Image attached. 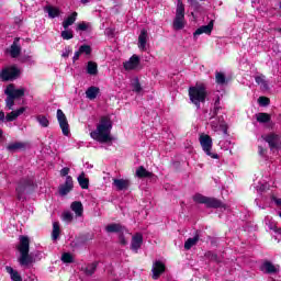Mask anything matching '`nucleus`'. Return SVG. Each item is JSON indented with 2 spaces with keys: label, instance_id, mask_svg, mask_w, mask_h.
Returning <instances> with one entry per match:
<instances>
[{
  "label": "nucleus",
  "instance_id": "obj_1",
  "mask_svg": "<svg viewBox=\"0 0 281 281\" xmlns=\"http://www.w3.org/2000/svg\"><path fill=\"white\" fill-rule=\"evenodd\" d=\"M113 130V121L109 116H101L97 130L90 133V137L100 144H109L113 142L111 131Z\"/></svg>",
  "mask_w": 281,
  "mask_h": 281
},
{
  "label": "nucleus",
  "instance_id": "obj_2",
  "mask_svg": "<svg viewBox=\"0 0 281 281\" xmlns=\"http://www.w3.org/2000/svg\"><path fill=\"white\" fill-rule=\"evenodd\" d=\"M35 191L36 183H34V179L30 177L21 178L15 187V196L18 201L25 203V201H27V196H30V194H34Z\"/></svg>",
  "mask_w": 281,
  "mask_h": 281
},
{
  "label": "nucleus",
  "instance_id": "obj_3",
  "mask_svg": "<svg viewBox=\"0 0 281 281\" xmlns=\"http://www.w3.org/2000/svg\"><path fill=\"white\" fill-rule=\"evenodd\" d=\"M18 251L20 252L18 261L20 262L21 267H27L34 262V257L30 255V237L20 236Z\"/></svg>",
  "mask_w": 281,
  "mask_h": 281
},
{
  "label": "nucleus",
  "instance_id": "obj_4",
  "mask_svg": "<svg viewBox=\"0 0 281 281\" xmlns=\"http://www.w3.org/2000/svg\"><path fill=\"white\" fill-rule=\"evenodd\" d=\"M189 100L196 106L201 109V103H205L207 100V88L203 85H196L189 88Z\"/></svg>",
  "mask_w": 281,
  "mask_h": 281
},
{
  "label": "nucleus",
  "instance_id": "obj_5",
  "mask_svg": "<svg viewBox=\"0 0 281 281\" xmlns=\"http://www.w3.org/2000/svg\"><path fill=\"white\" fill-rule=\"evenodd\" d=\"M4 94L7 95L5 106L9 111H12L14 109V100H21L25 95V88L16 89L14 88V83H10L5 88Z\"/></svg>",
  "mask_w": 281,
  "mask_h": 281
},
{
  "label": "nucleus",
  "instance_id": "obj_6",
  "mask_svg": "<svg viewBox=\"0 0 281 281\" xmlns=\"http://www.w3.org/2000/svg\"><path fill=\"white\" fill-rule=\"evenodd\" d=\"M194 203H199L200 205H205L209 210H218L226 207L225 203L221 201L220 199L212 198V196H205L201 193H195L193 195Z\"/></svg>",
  "mask_w": 281,
  "mask_h": 281
},
{
  "label": "nucleus",
  "instance_id": "obj_7",
  "mask_svg": "<svg viewBox=\"0 0 281 281\" xmlns=\"http://www.w3.org/2000/svg\"><path fill=\"white\" fill-rule=\"evenodd\" d=\"M186 25H188V22L186 21V4H183V1L177 0L172 27L176 32H179L180 30H183Z\"/></svg>",
  "mask_w": 281,
  "mask_h": 281
},
{
  "label": "nucleus",
  "instance_id": "obj_8",
  "mask_svg": "<svg viewBox=\"0 0 281 281\" xmlns=\"http://www.w3.org/2000/svg\"><path fill=\"white\" fill-rule=\"evenodd\" d=\"M199 142L202 147V150L205 153V155H207V157H211V159H220L218 154L212 153V146H213L212 136L207 134H201Z\"/></svg>",
  "mask_w": 281,
  "mask_h": 281
},
{
  "label": "nucleus",
  "instance_id": "obj_9",
  "mask_svg": "<svg viewBox=\"0 0 281 281\" xmlns=\"http://www.w3.org/2000/svg\"><path fill=\"white\" fill-rule=\"evenodd\" d=\"M57 122L61 128L63 135L69 137V121H67V115H65V112L60 109L57 110Z\"/></svg>",
  "mask_w": 281,
  "mask_h": 281
},
{
  "label": "nucleus",
  "instance_id": "obj_10",
  "mask_svg": "<svg viewBox=\"0 0 281 281\" xmlns=\"http://www.w3.org/2000/svg\"><path fill=\"white\" fill-rule=\"evenodd\" d=\"M262 139H265L270 148V150H278L280 148L281 144V137L280 135L276 133H270L267 135L261 136Z\"/></svg>",
  "mask_w": 281,
  "mask_h": 281
},
{
  "label": "nucleus",
  "instance_id": "obj_11",
  "mask_svg": "<svg viewBox=\"0 0 281 281\" xmlns=\"http://www.w3.org/2000/svg\"><path fill=\"white\" fill-rule=\"evenodd\" d=\"M151 273H153L151 276L153 280H159L162 273H166V265L160 260H156L153 263Z\"/></svg>",
  "mask_w": 281,
  "mask_h": 281
},
{
  "label": "nucleus",
  "instance_id": "obj_12",
  "mask_svg": "<svg viewBox=\"0 0 281 281\" xmlns=\"http://www.w3.org/2000/svg\"><path fill=\"white\" fill-rule=\"evenodd\" d=\"M105 232L108 234H121V232L128 233V228L122 223H111L105 226Z\"/></svg>",
  "mask_w": 281,
  "mask_h": 281
},
{
  "label": "nucleus",
  "instance_id": "obj_13",
  "mask_svg": "<svg viewBox=\"0 0 281 281\" xmlns=\"http://www.w3.org/2000/svg\"><path fill=\"white\" fill-rule=\"evenodd\" d=\"M212 30H214V21H211L207 25H202L193 33V40L198 41L201 34H212Z\"/></svg>",
  "mask_w": 281,
  "mask_h": 281
},
{
  "label": "nucleus",
  "instance_id": "obj_14",
  "mask_svg": "<svg viewBox=\"0 0 281 281\" xmlns=\"http://www.w3.org/2000/svg\"><path fill=\"white\" fill-rule=\"evenodd\" d=\"M71 190H74V178L67 176L65 183L59 187V194L60 196H67Z\"/></svg>",
  "mask_w": 281,
  "mask_h": 281
},
{
  "label": "nucleus",
  "instance_id": "obj_15",
  "mask_svg": "<svg viewBox=\"0 0 281 281\" xmlns=\"http://www.w3.org/2000/svg\"><path fill=\"white\" fill-rule=\"evenodd\" d=\"M21 78V71H1L0 79L2 82H14Z\"/></svg>",
  "mask_w": 281,
  "mask_h": 281
},
{
  "label": "nucleus",
  "instance_id": "obj_16",
  "mask_svg": "<svg viewBox=\"0 0 281 281\" xmlns=\"http://www.w3.org/2000/svg\"><path fill=\"white\" fill-rule=\"evenodd\" d=\"M142 245H144V235H142V233H136L132 237V243H131L132 251H135V254H137V251L142 249Z\"/></svg>",
  "mask_w": 281,
  "mask_h": 281
},
{
  "label": "nucleus",
  "instance_id": "obj_17",
  "mask_svg": "<svg viewBox=\"0 0 281 281\" xmlns=\"http://www.w3.org/2000/svg\"><path fill=\"white\" fill-rule=\"evenodd\" d=\"M201 238H203L201 231H196L193 237H190L186 240L184 249L187 251H190V249H192V247H194V245H196V243H199V240H201Z\"/></svg>",
  "mask_w": 281,
  "mask_h": 281
},
{
  "label": "nucleus",
  "instance_id": "obj_18",
  "mask_svg": "<svg viewBox=\"0 0 281 281\" xmlns=\"http://www.w3.org/2000/svg\"><path fill=\"white\" fill-rule=\"evenodd\" d=\"M147 43H148V31H146V29H143L138 36V49H140V52H146Z\"/></svg>",
  "mask_w": 281,
  "mask_h": 281
},
{
  "label": "nucleus",
  "instance_id": "obj_19",
  "mask_svg": "<svg viewBox=\"0 0 281 281\" xmlns=\"http://www.w3.org/2000/svg\"><path fill=\"white\" fill-rule=\"evenodd\" d=\"M139 67V56L133 55L127 61L124 63V68L127 70L137 69Z\"/></svg>",
  "mask_w": 281,
  "mask_h": 281
},
{
  "label": "nucleus",
  "instance_id": "obj_20",
  "mask_svg": "<svg viewBox=\"0 0 281 281\" xmlns=\"http://www.w3.org/2000/svg\"><path fill=\"white\" fill-rule=\"evenodd\" d=\"M11 58H19L21 55V46L19 45V38H15L11 47L8 49Z\"/></svg>",
  "mask_w": 281,
  "mask_h": 281
},
{
  "label": "nucleus",
  "instance_id": "obj_21",
  "mask_svg": "<svg viewBox=\"0 0 281 281\" xmlns=\"http://www.w3.org/2000/svg\"><path fill=\"white\" fill-rule=\"evenodd\" d=\"M113 186H115L116 190L119 191L128 190V188L131 187V181L124 179H114Z\"/></svg>",
  "mask_w": 281,
  "mask_h": 281
},
{
  "label": "nucleus",
  "instance_id": "obj_22",
  "mask_svg": "<svg viewBox=\"0 0 281 281\" xmlns=\"http://www.w3.org/2000/svg\"><path fill=\"white\" fill-rule=\"evenodd\" d=\"M25 113V108H20L15 111H12L5 115V122H14L19 117V115H23Z\"/></svg>",
  "mask_w": 281,
  "mask_h": 281
},
{
  "label": "nucleus",
  "instance_id": "obj_23",
  "mask_svg": "<svg viewBox=\"0 0 281 281\" xmlns=\"http://www.w3.org/2000/svg\"><path fill=\"white\" fill-rule=\"evenodd\" d=\"M70 209L72 212H75L76 216H82V214H85V206L80 201L72 202Z\"/></svg>",
  "mask_w": 281,
  "mask_h": 281
},
{
  "label": "nucleus",
  "instance_id": "obj_24",
  "mask_svg": "<svg viewBox=\"0 0 281 281\" xmlns=\"http://www.w3.org/2000/svg\"><path fill=\"white\" fill-rule=\"evenodd\" d=\"M98 95H100V88L95 86L89 87L86 91V97L88 98V100H95Z\"/></svg>",
  "mask_w": 281,
  "mask_h": 281
},
{
  "label": "nucleus",
  "instance_id": "obj_25",
  "mask_svg": "<svg viewBox=\"0 0 281 281\" xmlns=\"http://www.w3.org/2000/svg\"><path fill=\"white\" fill-rule=\"evenodd\" d=\"M153 176L154 173L146 170L144 166L136 169V177H138V179H150Z\"/></svg>",
  "mask_w": 281,
  "mask_h": 281
},
{
  "label": "nucleus",
  "instance_id": "obj_26",
  "mask_svg": "<svg viewBox=\"0 0 281 281\" xmlns=\"http://www.w3.org/2000/svg\"><path fill=\"white\" fill-rule=\"evenodd\" d=\"M131 88L134 93H142V82H139V77H134L131 79Z\"/></svg>",
  "mask_w": 281,
  "mask_h": 281
},
{
  "label": "nucleus",
  "instance_id": "obj_27",
  "mask_svg": "<svg viewBox=\"0 0 281 281\" xmlns=\"http://www.w3.org/2000/svg\"><path fill=\"white\" fill-rule=\"evenodd\" d=\"M5 271L9 273L12 281H23V277H21L19 271L14 270V268L7 266Z\"/></svg>",
  "mask_w": 281,
  "mask_h": 281
},
{
  "label": "nucleus",
  "instance_id": "obj_28",
  "mask_svg": "<svg viewBox=\"0 0 281 281\" xmlns=\"http://www.w3.org/2000/svg\"><path fill=\"white\" fill-rule=\"evenodd\" d=\"M44 12H47L49 19H56V16H60V9L52 5H47L44 8Z\"/></svg>",
  "mask_w": 281,
  "mask_h": 281
},
{
  "label": "nucleus",
  "instance_id": "obj_29",
  "mask_svg": "<svg viewBox=\"0 0 281 281\" xmlns=\"http://www.w3.org/2000/svg\"><path fill=\"white\" fill-rule=\"evenodd\" d=\"M261 271H266V273H278V268L271 261H265L261 266Z\"/></svg>",
  "mask_w": 281,
  "mask_h": 281
},
{
  "label": "nucleus",
  "instance_id": "obj_30",
  "mask_svg": "<svg viewBox=\"0 0 281 281\" xmlns=\"http://www.w3.org/2000/svg\"><path fill=\"white\" fill-rule=\"evenodd\" d=\"M76 19H78V12H72V13L63 22V27H64V30H67L69 26L74 25V23H76Z\"/></svg>",
  "mask_w": 281,
  "mask_h": 281
},
{
  "label": "nucleus",
  "instance_id": "obj_31",
  "mask_svg": "<svg viewBox=\"0 0 281 281\" xmlns=\"http://www.w3.org/2000/svg\"><path fill=\"white\" fill-rule=\"evenodd\" d=\"M223 122H225V119L223 116L214 117V120L211 122L212 131H214V133L218 132Z\"/></svg>",
  "mask_w": 281,
  "mask_h": 281
},
{
  "label": "nucleus",
  "instance_id": "obj_32",
  "mask_svg": "<svg viewBox=\"0 0 281 281\" xmlns=\"http://www.w3.org/2000/svg\"><path fill=\"white\" fill-rule=\"evenodd\" d=\"M77 180L81 190H89V180L85 177V172H81Z\"/></svg>",
  "mask_w": 281,
  "mask_h": 281
},
{
  "label": "nucleus",
  "instance_id": "obj_33",
  "mask_svg": "<svg viewBox=\"0 0 281 281\" xmlns=\"http://www.w3.org/2000/svg\"><path fill=\"white\" fill-rule=\"evenodd\" d=\"M257 122L260 124H269V122H271V115L269 113L260 112L257 115Z\"/></svg>",
  "mask_w": 281,
  "mask_h": 281
},
{
  "label": "nucleus",
  "instance_id": "obj_34",
  "mask_svg": "<svg viewBox=\"0 0 281 281\" xmlns=\"http://www.w3.org/2000/svg\"><path fill=\"white\" fill-rule=\"evenodd\" d=\"M22 148H25V144L21 142L11 143L7 146V149L10 153H14V150H21Z\"/></svg>",
  "mask_w": 281,
  "mask_h": 281
},
{
  "label": "nucleus",
  "instance_id": "obj_35",
  "mask_svg": "<svg viewBox=\"0 0 281 281\" xmlns=\"http://www.w3.org/2000/svg\"><path fill=\"white\" fill-rule=\"evenodd\" d=\"M59 236H60V224L58 222H54L53 223L52 238H53V240H58Z\"/></svg>",
  "mask_w": 281,
  "mask_h": 281
},
{
  "label": "nucleus",
  "instance_id": "obj_36",
  "mask_svg": "<svg viewBox=\"0 0 281 281\" xmlns=\"http://www.w3.org/2000/svg\"><path fill=\"white\" fill-rule=\"evenodd\" d=\"M97 269H98V261H94L86 267L85 273L86 276H93Z\"/></svg>",
  "mask_w": 281,
  "mask_h": 281
},
{
  "label": "nucleus",
  "instance_id": "obj_37",
  "mask_svg": "<svg viewBox=\"0 0 281 281\" xmlns=\"http://www.w3.org/2000/svg\"><path fill=\"white\" fill-rule=\"evenodd\" d=\"M36 121L41 126H43V128H47V126H49V120L43 114L37 115Z\"/></svg>",
  "mask_w": 281,
  "mask_h": 281
},
{
  "label": "nucleus",
  "instance_id": "obj_38",
  "mask_svg": "<svg viewBox=\"0 0 281 281\" xmlns=\"http://www.w3.org/2000/svg\"><path fill=\"white\" fill-rule=\"evenodd\" d=\"M88 30H91V23L80 22L77 24V27H76L77 32H88Z\"/></svg>",
  "mask_w": 281,
  "mask_h": 281
},
{
  "label": "nucleus",
  "instance_id": "obj_39",
  "mask_svg": "<svg viewBox=\"0 0 281 281\" xmlns=\"http://www.w3.org/2000/svg\"><path fill=\"white\" fill-rule=\"evenodd\" d=\"M215 80L217 85H227V82H229V79L225 78V74L223 72H217Z\"/></svg>",
  "mask_w": 281,
  "mask_h": 281
},
{
  "label": "nucleus",
  "instance_id": "obj_40",
  "mask_svg": "<svg viewBox=\"0 0 281 281\" xmlns=\"http://www.w3.org/2000/svg\"><path fill=\"white\" fill-rule=\"evenodd\" d=\"M61 260L66 263V265H71V262H74V255H71V252H64L61 255Z\"/></svg>",
  "mask_w": 281,
  "mask_h": 281
},
{
  "label": "nucleus",
  "instance_id": "obj_41",
  "mask_svg": "<svg viewBox=\"0 0 281 281\" xmlns=\"http://www.w3.org/2000/svg\"><path fill=\"white\" fill-rule=\"evenodd\" d=\"M125 234H128V229H127V233L126 232L119 233V243L120 245H122V247H126V245H128V240H126V236H124Z\"/></svg>",
  "mask_w": 281,
  "mask_h": 281
},
{
  "label": "nucleus",
  "instance_id": "obj_42",
  "mask_svg": "<svg viewBox=\"0 0 281 281\" xmlns=\"http://www.w3.org/2000/svg\"><path fill=\"white\" fill-rule=\"evenodd\" d=\"M258 103L260 104V106H269V104H271V99H269L268 97H259Z\"/></svg>",
  "mask_w": 281,
  "mask_h": 281
},
{
  "label": "nucleus",
  "instance_id": "obj_43",
  "mask_svg": "<svg viewBox=\"0 0 281 281\" xmlns=\"http://www.w3.org/2000/svg\"><path fill=\"white\" fill-rule=\"evenodd\" d=\"M61 38H64V41H71V38H74V33L71 31L65 30L61 32Z\"/></svg>",
  "mask_w": 281,
  "mask_h": 281
},
{
  "label": "nucleus",
  "instance_id": "obj_44",
  "mask_svg": "<svg viewBox=\"0 0 281 281\" xmlns=\"http://www.w3.org/2000/svg\"><path fill=\"white\" fill-rule=\"evenodd\" d=\"M79 52H81V54H85L86 56H89V54H91V46L90 45H81L79 47Z\"/></svg>",
  "mask_w": 281,
  "mask_h": 281
},
{
  "label": "nucleus",
  "instance_id": "obj_45",
  "mask_svg": "<svg viewBox=\"0 0 281 281\" xmlns=\"http://www.w3.org/2000/svg\"><path fill=\"white\" fill-rule=\"evenodd\" d=\"M72 52H74V49L70 46L65 47L61 53V58H69V56H71Z\"/></svg>",
  "mask_w": 281,
  "mask_h": 281
},
{
  "label": "nucleus",
  "instance_id": "obj_46",
  "mask_svg": "<svg viewBox=\"0 0 281 281\" xmlns=\"http://www.w3.org/2000/svg\"><path fill=\"white\" fill-rule=\"evenodd\" d=\"M257 85H261L265 89H267L268 85L267 81L265 80V76H258L255 78Z\"/></svg>",
  "mask_w": 281,
  "mask_h": 281
},
{
  "label": "nucleus",
  "instance_id": "obj_47",
  "mask_svg": "<svg viewBox=\"0 0 281 281\" xmlns=\"http://www.w3.org/2000/svg\"><path fill=\"white\" fill-rule=\"evenodd\" d=\"M223 108L221 105H214V109L211 111V120H214L216 115H218V111H221Z\"/></svg>",
  "mask_w": 281,
  "mask_h": 281
},
{
  "label": "nucleus",
  "instance_id": "obj_48",
  "mask_svg": "<svg viewBox=\"0 0 281 281\" xmlns=\"http://www.w3.org/2000/svg\"><path fill=\"white\" fill-rule=\"evenodd\" d=\"M87 71H98V64L94 61H89L87 66Z\"/></svg>",
  "mask_w": 281,
  "mask_h": 281
},
{
  "label": "nucleus",
  "instance_id": "obj_49",
  "mask_svg": "<svg viewBox=\"0 0 281 281\" xmlns=\"http://www.w3.org/2000/svg\"><path fill=\"white\" fill-rule=\"evenodd\" d=\"M64 221H67V223H71V221H74V214H71V212H65Z\"/></svg>",
  "mask_w": 281,
  "mask_h": 281
},
{
  "label": "nucleus",
  "instance_id": "obj_50",
  "mask_svg": "<svg viewBox=\"0 0 281 281\" xmlns=\"http://www.w3.org/2000/svg\"><path fill=\"white\" fill-rule=\"evenodd\" d=\"M258 154L260 155V157H265V155H267V148L259 145L258 146Z\"/></svg>",
  "mask_w": 281,
  "mask_h": 281
},
{
  "label": "nucleus",
  "instance_id": "obj_51",
  "mask_svg": "<svg viewBox=\"0 0 281 281\" xmlns=\"http://www.w3.org/2000/svg\"><path fill=\"white\" fill-rule=\"evenodd\" d=\"M81 55H82V53L80 52V49L75 52L74 57H72V63H76L77 60H79Z\"/></svg>",
  "mask_w": 281,
  "mask_h": 281
},
{
  "label": "nucleus",
  "instance_id": "obj_52",
  "mask_svg": "<svg viewBox=\"0 0 281 281\" xmlns=\"http://www.w3.org/2000/svg\"><path fill=\"white\" fill-rule=\"evenodd\" d=\"M227 124H225V121L220 124V131H223L224 135H227Z\"/></svg>",
  "mask_w": 281,
  "mask_h": 281
},
{
  "label": "nucleus",
  "instance_id": "obj_53",
  "mask_svg": "<svg viewBox=\"0 0 281 281\" xmlns=\"http://www.w3.org/2000/svg\"><path fill=\"white\" fill-rule=\"evenodd\" d=\"M67 175H69V168L68 167H64L60 170V177H67Z\"/></svg>",
  "mask_w": 281,
  "mask_h": 281
},
{
  "label": "nucleus",
  "instance_id": "obj_54",
  "mask_svg": "<svg viewBox=\"0 0 281 281\" xmlns=\"http://www.w3.org/2000/svg\"><path fill=\"white\" fill-rule=\"evenodd\" d=\"M272 201L276 203V205L281 207V198L272 196Z\"/></svg>",
  "mask_w": 281,
  "mask_h": 281
},
{
  "label": "nucleus",
  "instance_id": "obj_55",
  "mask_svg": "<svg viewBox=\"0 0 281 281\" xmlns=\"http://www.w3.org/2000/svg\"><path fill=\"white\" fill-rule=\"evenodd\" d=\"M1 71H19V68H16V66H12L10 69L2 68Z\"/></svg>",
  "mask_w": 281,
  "mask_h": 281
},
{
  "label": "nucleus",
  "instance_id": "obj_56",
  "mask_svg": "<svg viewBox=\"0 0 281 281\" xmlns=\"http://www.w3.org/2000/svg\"><path fill=\"white\" fill-rule=\"evenodd\" d=\"M0 122H5V112L0 111Z\"/></svg>",
  "mask_w": 281,
  "mask_h": 281
},
{
  "label": "nucleus",
  "instance_id": "obj_57",
  "mask_svg": "<svg viewBox=\"0 0 281 281\" xmlns=\"http://www.w3.org/2000/svg\"><path fill=\"white\" fill-rule=\"evenodd\" d=\"M80 3L82 5H88V3H91V0H80Z\"/></svg>",
  "mask_w": 281,
  "mask_h": 281
},
{
  "label": "nucleus",
  "instance_id": "obj_58",
  "mask_svg": "<svg viewBox=\"0 0 281 281\" xmlns=\"http://www.w3.org/2000/svg\"><path fill=\"white\" fill-rule=\"evenodd\" d=\"M214 106H221V99L217 98L214 102Z\"/></svg>",
  "mask_w": 281,
  "mask_h": 281
},
{
  "label": "nucleus",
  "instance_id": "obj_59",
  "mask_svg": "<svg viewBox=\"0 0 281 281\" xmlns=\"http://www.w3.org/2000/svg\"><path fill=\"white\" fill-rule=\"evenodd\" d=\"M188 3L191 4V5H196V0H188Z\"/></svg>",
  "mask_w": 281,
  "mask_h": 281
},
{
  "label": "nucleus",
  "instance_id": "obj_60",
  "mask_svg": "<svg viewBox=\"0 0 281 281\" xmlns=\"http://www.w3.org/2000/svg\"><path fill=\"white\" fill-rule=\"evenodd\" d=\"M211 260H218V255L213 254V255L211 256Z\"/></svg>",
  "mask_w": 281,
  "mask_h": 281
},
{
  "label": "nucleus",
  "instance_id": "obj_61",
  "mask_svg": "<svg viewBox=\"0 0 281 281\" xmlns=\"http://www.w3.org/2000/svg\"><path fill=\"white\" fill-rule=\"evenodd\" d=\"M105 34H108V35H109V34H113V30L106 29V30H105Z\"/></svg>",
  "mask_w": 281,
  "mask_h": 281
},
{
  "label": "nucleus",
  "instance_id": "obj_62",
  "mask_svg": "<svg viewBox=\"0 0 281 281\" xmlns=\"http://www.w3.org/2000/svg\"><path fill=\"white\" fill-rule=\"evenodd\" d=\"M90 76H98V71H88Z\"/></svg>",
  "mask_w": 281,
  "mask_h": 281
},
{
  "label": "nucleus",
  "instance_id": "obj_63",
  "mask_svg": "<svg viewBox=\"0 0 281 281\" xmlns=\"http://www.w3.org/2000/svg\"><path fill=\"white\" fill-rule=\"evenodd\" d=\"M279 216H280V218H281V212L279 213Z\"/></svg>",
  "mask_w": 281,
  "mask_h": 281
}]
</instances>
